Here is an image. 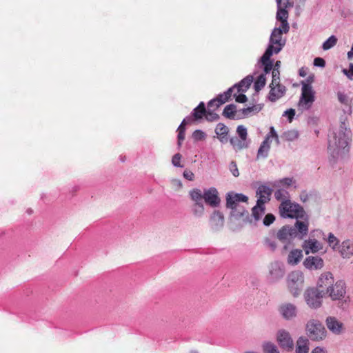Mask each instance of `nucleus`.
I'll list each match as a JSON object with an SVG mask.
<instances>
[{
  "mask_svg": "<svg viewBox=\"0 0 353 353\" xmlns=\"http://www.w3.org/2000/svg\"><path fill=\"white\" fill-rule=\"evenodd\" d=\"M302 247L306 254H314L323 249V244L314 238L310 237L303 241Z\"/></svg>",
  "mask_w": 353,
  "mask_h": 353,
  "instance_id": "obj_22",
  "label": "nucleus"
},
{
  "mask_svg": "<svg viewBox=\"0 0 353 353\" xmlns=\"http://www.w3.org/2000/svg\"><path fill=\"white\" fill-rule=\"evenodd\" d=\"M215 133L217 134V136L228 134V128L224 124L219 123L216 126Z\"/></svg>",
  "mask_w": 353,
  "mask_h": 353,
  "instance_id": "obj_42",
  "label": "nucleus"
},
{
  "mask_svg": "<svg viewBox=\"0 0 353 353\" xmlns=\"http://www.w3.org/2000/svg\"><path fill=\"white\" fill-rule=\"evenodd\" d=\"M276 238L279 241H280L282 243L285 244L284 248H287V244L290 243V241L295 239L294 236V234L292 233V230L291 229V225H284L283 226L276 234Z\"/></svg>",
  "mask_w": 353,
  "mask_h": 353,
  "instance_id": "obj_21",
  "label": "nucleus"
},
{
  "mask_svg": "<svg viewBox=\"0 0 353 353\" xmlns=\"http://www.w3.org/2000/svg\"><path fill=\"white\" fill-rule=\"evenodd\" d=\"M205 118L209 121H215L219 119V115L214 112L211 111L210 109L205 112Z\"/></svg>",
  "mask_w": 353,
  "mask_h": 353,
  "instance_id": "obj_49",
  "label": "nucleus"
},
{
  "mask_svg": "<svg viewBox=\"0 0 353 353\" xmlns=\"http://www.w3.org/2000/svg\"><path fill=\"white\" fill-rule=\"evenodd\" d=\"M334 283V277L330 272H323L318 280L316 288H327Z\"/></svg>",
  "mask_w": 353,
  "mask_h": 353,
  "instance_id": "obj_27",
  "label": "nucleus"
},
{
  "mask_svg": "<svg viewBox=\"0 0 353 353\" xmlns=\"http://www.w3.org/2000/svg\"><path fill=\"white\" fill-rule=\"evenodd\" d=\"M314 91L310 83H302L301 96L299 99V108L305 110H308L314 101Z\"/></svg>",
  "mask_w": 353,
  "mask_h": 353,
  "instance_id": "obj_9",
  "label": "nucleus"
},
{
  "mask_svg": "<svg viewBox=\"0 0 353 353\" xmlns=\"http://www.w3.org/2000/svg\"><path fill=\"white\" fill-rule=\"evenodd\" d=\"M332 301H340L347 303L348 297L346 296V285L342 280H339L335 283L328 286L325 291Z\"/></svg>",
  "mask_w": 353,
  "mask_h": 353,
  "instance_id": "obj_6",
  "label": "nucleus"
},
{
  "mask_svg": "<svg viewBox=\"0 0 353 353\" xmlns=\"http://www.w3.org/2000/svg\"><path fill=\"white\" fill-rule=\"evenodd\" d=\"M189 196L193 202L191 212L196 218H201L205 214V206L201 197V190L193 188L189 191Z\"/></svg>",
  "mask_w": 353,
  "mask_h": 353,
  "instance_id": "obj_10",
  "label": "nucleus"
},
{
  "mask_svg": "<svg viewBox=\"0 0 353 353\" xmlns=\"http://www.w3.org/2000/svg\"><path fill=\"white\" fill-rule=\"evenodd\" d=\"M310 353H328L327 350L323 346H316Z\"/></svg>",
  "mask_w": 353,
  "mask_h": 353,
  "instance_id": "obj_55",
  "label": "nucleus"
},
{
  "mask_svg": "<svg viewBox=\"0 0 353 353\" xmlns=\"http://www.w3.org/2000/svg\"><path fill=\"white\" fill-rule=\"evenodd\" d=\"M343 73L347 77L350 79H352L353 77V63L350 65V70H347L346 69L343 70Z\"/></svg>",
  "mask_w": 353,
  "mask_h": 353,
  "instance_id": "obj_56",
  "label": "nucleus"
},
{
  "mask_svg": "<svg viewBox=\"0 0 353 353\" xmlns=\"http://www.w3.org/2000/svg\"><path fill=\"white\" fill-rule=\"evenodd\" d=\"M270 91L269 93V99L271 101H275L283 96L285 92V86L282 85L279 83L278 85H270Z\"/></svg>",
  "mask_w": 353,
  "mask_h": 353,
  "instance_id": "obj_26",
  "label": "nucleus"
},
{
  "mask_svg": "<svg viewBox=\"0 0 353 353\" xmlns=\"http://www.w3.org/2000/svg\"><path fill=\"white\" fill-rule=\"evenodd\" d=\"M276 341L280 347L287 352L293 350L294 343L291 334L285 329H279L276 334Z\"/></svg>",
  "mask_w": 353,
  "mask_h": 353,
  "instance_id": "obj_13",
  "label": "nucleus"
},
{
  "mask_svg": "<svg viewBox=\"0 0 353 353\" xmlns=\"http://www.w3.org/2000/svg\"><path fill=\"white\" fill-rule=\"evenodd\" d=\"M275 220V216L272 214H268L263 219V223L265 226L270 225Z\"/></svg>",
  "mask_w": 353,
  "mask_h": 353,
  "instance_id": "obj_48",
  "label": "nucleus"
},
{
  "mask_svg": "<svg viewBox=\"0 0 353 353\" xmlns=\"http://www.w3.org/2000/svg\"><path fill=\"white\" fill-rule=\"evenodd\" d=\"M310 340L305 336H299L295 345V353H309Z\"/></svg>",
  "mask_w": 353,
  "mask_h": 353,
  "instance_id": "obj_25",
  "label": "nucleus"
},
{
  "mask_svg": "<svg viewBox=\"0 0 353 353\" xmlns=\"http://www.w3.org/2000/svg\"><path fill=\"white\" fill-rule=\"evenodd\" d=\"M272 139H274L276 144L279 145L280 143L279 136L273 126L270 128V132L266 135L265 139L261 143L258 152H257V159H265L268 157L270 150V145Z\"/></svg>",
  "mask_w": 353,
  "mask_h": 353,
  "instance_id": "obj_8",
  "label": "nucleus"
},
{
  "mask_svg": "<svg viewBox=\"0 0 353 353\" xmlns=\"http://www.w3.org/2000/svg\"><path fill=\"white\" fill-rule=\"evenodd\" d=\"M209 224L213 231H219L224 225V216L223 213L219 210H214L210 215Z\"/></svg>",
  "mask_w": 353,
  "mask_h": 353,
  "instance_id": "obj_19",
  "label": "nucleus"
},
{
  "mask_svg": "<svg viewBox=\"0 0 353 353\" xmlns=\"http://www.w3.org/2000/svg\"><path fill=\"white\" fill-rule=\"evenodd\" d=\"M303 257V252L299 249H294L290 251L288 256V263L290 265H297Z\"/></svg>",
  "mask_w": 353,
  "mask_h": 353,
  "instance_id": "obj_28",
  "label": "nucleus"
},
{
  "mask_svg": "<svg viewBox=\"0 0 353 353\" xmlns=\"http://www.w3.org/2000/svg\"><path fill=\"white\" fill-rule=\"evenodd\" d=\"M291 229L295 239H303L307 235L309 230V218L307 214H306L305 219L299 218V219H296L294 225L293 226L291 225Z\"/></svg>",
  "mask_w": 353,
  "mask_h": 353,
  "instance_id": "obj_14",
  "label": "nucleus"
},
{
  "mask_svg": "<svg viewBox=\"0 0 353 353\" xmlns=\"http://www.w3.org/2000/svg\"><path fill=\"white\" fill-rule=\"evenodd\" d=\"M338 99L341 103H347V97L345 94L342 92H338Z\"/></svg>",
  "mask_w": 353,
  "mask_h": 353,
  "instance_id": "obj_60",
  "label": "nucleus"
},
{
  "mask_svg": "<svg viewBox=\"0 0 353 353\" xmlns=\"http://www.w3.org/2000/svg\"><path fill=\"white\" fill-rule=\"evenodd\" d=\"M218 101H219L216 99H212L211 101H210L208 104V108L210 109L213 107H215L216 108H217L216 105L218 104Z\"/></svg>",
  "mask_w": 353,
  "mask_h": 353,
  "instance_id": "obj_63",
  "label": "nucleus"
},
{
  "mask_svg": "<svg viewBox=\"0 0 353 353\" xmlns=\"http://www.w3.org/2000/svg\"><path fill=\"white\" fill-rule=\"evenodd\" d=\"M205 133L200 130H196L192 133V137L196 141L203 140L205 138Z\"/></svg>",
  "mask_w": 353,
  "mask_h": 353,
  "instance_id": "obj_46",
  "label": "nucleus"
},
{
  "mask_svg": "<svg viewBox=\"0 0 353 353\" xmlns=\"http://www.w3.org/2000/svg\"><path fill=\"white\" fill-rule=\"evenodd\" d=\"M172 184L176 189H180L182 187V183L179 179H172Z\"/></svg>",
  "mask_w": 353,
  "mask_h": 353,
  "instance_id": "obj_61",
  "label": "nucleus"
},
{
  "mask_svg": "<svg viewBox=\"0 0 353 353\" xmlns=\"http://www.w3.org/2000/svg\"><path fill=\"white\" fill-rule=\"evenodd\" d=\"M294 183V181L292 178L287 177L274 181L273 183V186L274 188H283L286 189L288 187L291 186Z\"/></svg>",
  "mask_w": 353,
  "mask_h": 353,
  "instance_id": "obj_34",
  "label": "nucleus"
},
{
  "mask_svg": "<svg viewBox=\"0 0 353 353\" xmlns=\"http://www.w3.org/2000/svg\"><path fill=\"white\" fill-rule=\"evenodd\" d=\"M314 65L316 67L323 68L325 65V61L323 58L316 57L314 59Z\"/></svg>",
  "mask_w": 353,
  "mask_h": 353,
  "instance_id": "obj_54",
  "label": "nucleus"
},
{
  "mask_svg": "<svg viewBox=\"0 0 353 353\" xmlns=\"http://www.w3.org/2000/svg\"><path fill=\"white\" fill-rule=\"evenodd\" d=\"M234 90H235V88L233 86V87L229 88L226 92H223V96H225L226 98H228L229 99L230 98V97L232 96V92Z\"/></svg>",
  "mask_w": 353,
  "mask_h": 353,
  "instance_id": "obj_62",
  "label": "nucleus"
},
{
  "mask_svg": "<svg viewBox=\"0 0 353 353\" xmlns=\"http://www.w3.org/2000/svg\"><path fill=\"white\" fill-rule=\"evenodd\" d=\"M285 116H288V118H289V120L290 121H292L294 116L295 115V110L294 109H288L285 112H284V114Z\"/></svg>",
  "mask_w": 353,
  "mask_h": 353,
  "instance_id": "obj_59",
  "label": "nucleus"
},
{
  "mask_svg": "<svg viewBox=\"0 0 353 353\" xmlns=\"http://www.w3.org/2000/svg\"><path fill=\"white\" fill-rule=\"evenodd\" d=\"M216 99L219 101L218 104L216 105V108H219L221 105L228 101V99L225 96H223V94H219Z\"/></svg>",
  "mask_w": 353,
  "mask_h": 353,
  "instance_id": "obj_57",
  "label": "nucleus"
},
{
  "mask_svg": "<svg viewBox=\"0 0 353 353\" xmlns=\"http://www.w3.org/2000/svg\"><path fill=\"white\" fill-rule=\"evenodd\" d=\"M263 353H280L278 347L272 342L266 341L262 345Z\"/></svg>",
  "mask_w": 353,
  "mask_h": 353,
  "instance_id": "obj_37",
  "label": "nucleus"
},
{
  "mask_svg": "<svg viewBox=\"0 0 353 353\" xmlns=\"http://www.w3.org/2000/svg\"><path fill=\"white\" fill-rule=\"evenodd\" d=\"M325 295L323 290L316 288H307L303 294L305 301L311 309H318L322 305V299Z\"/></svg>",
  "mask_w": 353,
  "mask_h": 353,
  "instance_id": "obj_7",
  "label": "nucleus"
},
{
  "mask_svg": "<svg viewBox=\"0 0 353 353\" xmlns=\"http://www.w3.org/2000/svg\"><path fill=\"white\" fill-rule=\"evenodd\" d=\"M349 139V134L345 132V130L343 128L339 129L334 134V142H330L329 148L336 150V154H339L341 150H345L347 147Z\"/></svg>",
  "mask_w": 353,
  "mask_h": 353,
  "instance_id": "obj_11",
  "label": "nucleus"
},
{
  "mask_svg": "<svg viewBox=\"0 0 353 353\" xmlns=\"http://www.w3.org/2000/svg\"><path fill=\"white\" fill-rule=\"evenodd\" d=\"M183 176L189 181H193L194 178V174L190 170H185L183 172Z\"/></svg>",
  "mask_w": 353,
  "mask_h": 353,
  "instance_id": "obj_58",
  "label": "nucleus"
},
{
  "mask_svg": "<svg viewBox=\"0 0 353 353\" xmlns=\"http://www.w3.org/2000/svg\"><path fill=\"white\" fill-rule=\"evenodd\" d=\"M231 145L236 150H240L248 147V142L239 137H234L230 139Z\"/></svg>",
  "mask_w": 353,
  "mask_h": 353,
  "instance_id": "obj_30",
  "label": "nucleus"
},
{
  "mask_svg": "<svg viewBox=\"0 0 353 353\" xmlns=\"http://www.w3.org/2000/svg\"><path fill=\"white\" fill-rule=\"evenodd\" d=\"M272 80L270 83L272 85H278L280 83V72L279 70L273 69L272 71Z\"/></svg>",
  "mask_w": 353,
  "mask_h": 353,
  "instance_id": "obj_44",
  "label": "nucleus"
},
{
  "mask_svg": "<svg viewBox=\"0 0 353 353\" xmlns=\"http://www.w3.org/2000/svg\"><path fill=\"white\" fill-rule=\"evenodd\" d=\"M285 269L283 265L279 261L271 263L268 267V278L271 282H276L283 277Z\"/></svg>",
  "mask_w": 353,
  "mask_h": 353,
  "instance_id": "obj_16",
  "label": "nucleus"
},
{
  "mask_svg": "<svg viewBox=\"0 0 353 353\" xmlns=\"http://www.w3.org/2000/svg\"><path fill=\"white\" fill-rule=\"evenodd\" d=\"M177 131L179 132L178 133V145H181L182 141L185 139V128L183 127L182 125H179L177 129Z\"/></svg>",
  "mask_w": 353,
  "mask_h": 353,
  "instance_id": "obj_47",
  "label": "nucleus"
},
{
  "mask_svg": "<svg viewBox=\"0 0 353 353\" xmlns=\"http://www.w3.org/2000/svg\"><path fill=\"white\" fill-rule=\"evenodd\" d=\"M236 133L239 138L247 141L248 132L247 128L244 125H239L236 128Z\"/></svg>",
  "mask_w": 353,
  "mask_h": 353,
  "instance_id": "obj_43",
  "label": "nucleus"
},
{
  "mask_svg": "<svg viewBox=\"0 0 353 353\" xmlns=\"http://www.w3.org/2000/svg\"><path fill=\"white\" fill-rule=\"evenodd\" d=\"M253 81V77L251 75L247 76L239 83L234 85L235 90H237V92H245L250 88L252 82Z\"/></svg>",
  "mask_w": 353,
  "mask_h": 353,
  "instance_id": "obj_29",
  "label": "nucleus"
},
{
  "mask_svg": "<svg viewBox=\"0 0 353 353\" xmlns=\"http://www.w3.org/2000/svg\"><path fill=\"white\" fill-rule=\"evenodd\" d=\"M261 108H262L260 105H254L251 107L241 109L239 111V114L242 115V117H248L260 112Z\"/></svg>",
  "mask_w": 353,
  "mask_h": 353,
  "instance_id": "obj_31",
  "label": "nucleus"
},
{
  "mask_svg": "<svg viewBox=\"0 0 353 353\" xmlns=\"http://www.w3.org/2000/svg\"><path fill=\"white\" fill-rule=\"evenodd\" d=\"M201 200H204L206 204L212 208H217L220 205L221 199L217 189L214 187L201 190Z\"/></svg>",
  "mask_w": 353,
  "mask_h": 353,
  "instance_id": "obj_15",
  "label": "nucleus"
},
{
  "mask_svg": "<svg viewBox=\"0 0 353 353\" xmlns=\"http://www.w3.org/2000/svg\"><path fill=\"white\" fill-rule=\"evenodd\" d=\"M279 212L283 218L299 219L306 217V212L300 205L290 201H283L279 205Z\"/></svg>",
  "mask_w": 353,
  "mask_h": 353,
  "instance_id": "obj_4",
  "label": "nucleus"
},
{
  "mask_svg": "<svg viewBox=\"0 0 353 353\" xmlns=\"http://www.w3.org/2000/svg\"><path fill=\"white\" fill-rule=\"evenodd\" d=\"M206 110L205 107V103L203 102H201L199 105L193 110L192 116L194 120H199L203 118V117L205 114Z\"/></svg>",
  "mask_w": 353,
  "mask_h": 353,
  "instance_id": "obj_33",
  "label": "nucleus"
},
{
  "mask_svg": "<svg viewBox=\"0 0 353 353\" xmlns=\"http://www.w3.org/2000/svg\"><path fill=\"white\" fill-rule=\"evenodd\" d=\"M305 330L309 340L321 341L327 337V331L323 323L317 319H311L305 324Z\"/></svg>",
  "mask_w": 353,
  "mask_h": 353,
  "instance_id": "obj_3",
  "label": "nucleus"
},
{
  "mask_svg": "<svg viewBox=\"0 0 353 353\" xmlns=\"http://www.w3.org/2000/svg\"><path fill=\"white\" fill-rule=\"evenodd\" d=\"M192 120H193V119L191 117H187L186 118H185L183 120V121L181 122L180 125H182L183 127H184V125L190 123Z\"/></svg>",
  "mask_w": 353,
  "mask_h": 353,
  "instance_id": "obj_64",
  "label": "nucleus"
},
{
  "mask_svg": "<svg viewBox=\"0 0 353 353\" xmlns=\"http://www.w3.org/2000/svg\"><path fill=\"white\" fill-rule=\"evenodd\" d=\"M327 243L334 250L339 245V240L332 233H330L327 237Z\"/></svg>",
  "mask_w": 353,
  "mask_h": 353,
  "instance_id": "obj_45",
  "label": "nucleus"
},
{
  "mask_svg": "<svg viewBox=\"0 0 353 353\" xmlns=\"http://www.w3.org/2000/svg\"><path fill=\"white\" fill-rule=\"evenodd\" d=\"M338 39L336 36H330L326 41H325L322 45L323 50H328L333 48L337 43Z\"/></svg>",
  "mask_w": 353,
  "mask_h": 353,
  "instance_id": "obj_38",
  "label": "nucleus"
},
{
  "mask_svg": "<svg viewBox=\"0 0 353 353\" xmlns=\"http://www.w3.org/2000/svg\"><path fill=\"white\" fill-rule=\"evenodd\" d=\"M265 245L270 248L272 251H274L277 247L276 242L268 238L265 239Z\"/></svg>",
  "mask_w": 353,
  "mask_h": 353,
  "instance_id": "obj_52",
  "label": "nucleus"
},
{
  "mask_svg": "<svg viewBox=\"0 0 353 353\" xmlns=\"http://www.w3.org/2000/svg\"><path fill=\"white\" fill-rule=\"evenodd\" d=\"M279 312L286 321H291L298 316V307L292 303H282L279 307Z\"/></svg>",
  "mask_w": 353,
  "mask_h": 353,
  "instance_id": "obj_17",
  "label": "nucleus"
},
{
  "mask_svg": "<svg viewBox=\"0 0 353 353\" xmlns=\"http://www.w3.org/2000/svg\"><path fill=\"white\" fill-rule=\"evenodd\" d=\"M278 189L274 192V197L276 200L281 201H290L289 193L288 190L283 188H277Z\"/></svg>",
  "mask_w": 353,
  "mask_h": 353,
  "instance_id": "obj_36",
  "label": "nucleus"
},
{
  "mask_svg": "<svg viewBox=\"0 0 353 353\" xmlns=\"http://www.w3.org/2000/svg\"><path fill=\"white\" fill-rule=\"evenodd\" d=\"M303 266L309 270H319L323 268L324 261L318 256H309L303 262Z\"/></svg>",
  "mask_w": 353,
  "mask_h": 353,
  "instance_id": "obj_18",
  "label": "nucleus"
},
{
  "mask_svg": "<svg viewBox=\"0 0 353 353\" xmlns=\"http://www.w3.org/2000/svg\"><path fill=\"white\" fill-rule=\"evenodd\" d=\"M181 159V155L179 153L174 154L172 159V163L175 167L182 168L183 165L180 163V160Z\"/></svg>",
  "mask_w": 353,
  "mask_h": 353,
  "instance_id": "obj_53",
  "label": "nucleus"
},
{
  "mask_svg": "<svg viewBox=\"0 0 353 353\" xmlns=\"http://www.w3.org/2000/svg\"><path fill=\"white\" fill-rule=\"evenodd\" d=\"M265 77L264 74H261L254 82V89L256 91L261 90L265 85Z\"/></svg>",
  "mask_w": 353,
  "mask_h": 353,
  "instance_id": "obj_40",
  "label": "nucleus"
},
{
  "mask_svg": "<svg viewBox=\"0 0 353 353\" xmlns=\"http://www.w3.org/2000/svg\"><path fill=\"white\" fill-rule=\"evenodd\" d=\"M229 169L234 176L237 177L239 175V172L236 163L234 161H232L230 163Z\"/></svg>",
  "mask_w": 353,
  "mask_h": 353,
  "instance_id": "obj_50",
  "label": "nucleus"
},
{
  "mask_svg": "<svg viewBox=\"0 0 353 353\" xmlns=\"http://www.w3.org/2000/svg\"><path fill=\"white\" fill-rule=\"evenodd\" d=\"M238 93L239 92H237V91L235 93H234V97H235V100L236 102L245 103V101H247L248 98L244 94H243V93L238 94Z\"/></svg>",
  "mask_w": 353,
  "mask_h": 353,
  "instance_id": "obj_51",
  "label": "nucleus"
},
{
  "mask_svg": "<svg viewBox=\"0 0 353 353\" xmlns=\"http://www.w3.org/2000/svg\"><path fill=\"white\" fill-rule=\"evenodd\" d=\"M265 204L258 203L252 209V214L256 221H259L265 213Z\"/></svg>",
  "mask_w": 353,
  "mask_h": 353,
  "instance_id": "obj_32",
  "label": "nucleus"
},
{
  "mask_svg": "<svg viewBox=\"0 0 353 353\" xmlns=\"http://www.w3.org/2000/svg\"><path fill=\"white\" fill-rule=\"evenodd\" d=\"M272 189L266 185H261L256 190L257 202L265 204L270 200Z\"/></svg>",
  "mask_w": 353,
  "mask_h": 353,
  "instance_id": "obj_23",
  "label": "nucleus"
},
{
  "mask_svg": "<svg viewBox=\"0 0 353 353\" xmlns=\"http://www.w3.org/2000/svg\"><path fill=\"white\" fill-rule=\"evenodd\" d=\"M226 208L231 210L230 216L236 219L248 215V212L240 203H247L248 197L241 193L234 192H228L226 194Z\"/></svg>",
  "mask_w": 353,
  "mask_h": 353,
  "instance_id": "obj_1",
  "label": "nucleus"
},
{
  "mask_svg": "<svg viewBox=\"0 0 353 353\" xmlns=\"http://www.w3.org/2000/svg\"><path fill=\"white\" fill-rule=\"evenodd\" d=\"M287 285L292 295L298 297L304 286V274L300 270H294L288 274L287 277Z\"/></svg>",
  "mask_w": 353,
  "mask_h": 353,
  "instance_id": "obj_5",
  "label": "nucleus"
},
{
  "mask_svg": "<svg viewBox=\"0 0 353 353\" xmlns=\"http://www.w3.org/2000/svg\"><path fill=\"white\" fill-rule=\"evenodd\" d=\"M339 252L343 259H349L353 256V241L350 239L343 241L340 245Z\"/></svg>",
  "mask_w": 353,
  "mask_h": 353,
  "instance_id": "obj_24",
  "label": "nucleus"
},
{
  "mask_svg": "<svg viewBox=\"0 0 353 353\" xmlns=\"http://www.w3.org/2000/svg\"><path fill=\"white\" fill-rule=\"evenodd\" d=\"M282 137L288 141H293L298 138L299 133L295 130H290L285 132Z\"/></svg>",
  "mask_w": 353,
  "mask_h": 353,
  "instance_id": "obj_41",
  "label": "nucleus"
},
{
  "mask_svg": "<svg viewBox=\"0 0 353 353\" xmlns=\"http://www.w3.org/2000/svg\"><path fill=\"white\" fill-rule=\"evenodd\" d=\"M276 2L277 6L276 19L281 21L279 27H282V28L284 29V32L288 33L290 30V26L288 22V12L287 8L292 7V3L288 2L287 0L284 3L285 6L281 3V0H276Z\"/></svg>",
  "mask_w": 353,
  "mask_h": 353,
  "instance_id": "obj_12",
  "label": "nucleus"
},
{
  "mask_svg": "<svg viewBox=\"0 0 353 353\" xmlns=\"http://www.w3.org/2000/svg\"><path fill=\"white\" fill-rule=\"evenodd\" d=\"M325 324L327 329L334 334L340 335L344 332V325L334 316L326 318Z\"/></svg>",
  "mask_w": 353,
  "mask_h": 353,
  "instance_id": "obj_20",
  "label": "nucleus"
},
{
  "mask_svg": "<svg viewBox=\"0 0 353 353\" xmlns=\"http://www.w3.org/2000/svg\"><path fill=\"white\" fill-rule=\"evenodd\" d=\"M284 29L282 27L274 28L270 37L268 46L264 52V59H266L269 56L279 53L285 45L286 39L283 38V34Z\"/></svg>",
  "mask_w": 353,
  "mask_h": 353,
  "instance_id": "obj_2",
  "label": "nucleus"
},
{
  "mask_svg": "<svg viewBox=\"0 0 353 353\" xmlns=\"http://www.w3.org/2000/svg\"><path fill=\"white\" fill-rule=\"evenodd\" d=\"M271 56H269L266 59H264V54L261 57L260 62L263 66L265 75L273 70V62L270 59Z\"/></svg>",
  "mask_w": 353,
  "mask_h": 353,
  "instance_id": "obj_35",
  "label": "nucleus"
},
{
  "mask_svg": "<svg viewBox=\"0 0 353 353\" xmlns=\"http://www.w3.org/2000/svg\"><path fill=\"white\" fill-rule=\"evenodd\" d=\"M236 107L234 104H230L225 107L223 114L229 119H234Z\"/></svg>",
  "mask_w": 353,
  "mask_h": 353,
  "instance_id": "obj_39",
  "label": "nucleus"
}]
</instances>
